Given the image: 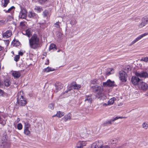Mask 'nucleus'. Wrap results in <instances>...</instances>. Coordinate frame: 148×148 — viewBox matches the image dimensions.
<instances>
[{"label":"nucleus","instance_id":"1","mask_svg":"<svg viewBox=\"0 0 148 148\" xmlns=\"http://www.w3.org/2000/svg\"><path fill=\"white\" fill-rule=\"evenodd\" d=\"M29 45L30 48L36 49L41 46V42L36 35H33L29 40Z\"/></svg>","mask_w":148,"mask_h":148},{"label":"nucleus","instance_id":"2","mask_svg":"<svg viewBox=\"0 0 148 148\" xmlns=\"http://www.w3.org/2000/svg\"><path fill=\"white\" fill-rule=\"evenodd\" d=\"M92 88L93 90L97 93V96L100 100H102L103 101L106 100L107 97L106 95L103 92V89L102 87L99 86H97L96 85L92 86Z\"/></svg>","mask_w":148,"mask_h":148},{"label":"nucleus","instance_id":"3","mask_svg":"<svg viewBox=\"0 0 148 148\" xmlns=\"http://www.w3.org/2000/svg\"><path fill=\"white\" fill-rule=\"evenodd\" d=\"M17 100L18 104L21 106H24L27 103V101L25 98L23 96L18 94L17 96Z\"/></svg>","mask_w":148,"mask_h":148},{"label":"nucleus","instance_id":"4","mask_svg":"<svg viewBox=\"0 0 148 148\" xmlns=\"http://www.w3.org/2000/svg\"><path fill=\"white\" fill-rule=\"evenodd\" d=\"M127 75L126 73L123 71L119 72V77L120 80L123 82H125L127 81Z\"/></svg>","mask_w":148,"mask_h":148},{"label":"nucleus","instance_id":"5","mask_svg":"<svg viewBox=\"0 0 148 148\" xmlns=\"http://www.w3.org/2000/svg\"><path fill=\"white\" fill-rule=\"evenodd\" d=\"M148 23V16H146L142 19V22L138 25V27L141 28L145 26Z\"/></svg>","mask_w":148,"mask_h":148},{"label":"nucleus","instance_id":"6","mask_svg":"<svg viewBox=\"0 0 148 148\" xmlns=\"http://www.w3.org/2000/svg\"><path fill=\"white\" fill-rule=\"evenodd\" d=\"M138 86L140 89L143 91L147 90L148 89V85L145 82H140L138 84Z\"/></svg>","mask_w":148,"mask_h":148},{"label":"nucleus","instance_id":"7","mask_svg":"<svg viewBox=\"0 0 148 148\" xmlns=\"http://www.w3.org/2000/svg\"><path fill=\"white\" fill-rule=\"evenodd\" d=\"M103 145V142L101 140H99L92 144L91 148H101Z\"/></svg>","mask_w":148,"mask_h":148},{"label":"nucleus","instance_id":"8","mask_svg":"<svg viewBox=\"0 0 148 148\" xmlns=\"http://www.w3.org/2000/svg\"><path fill=\"white\" fill-rule=\"evenodd\" d=\"M136 76L141 78H146L148 77V73L146 71L136 72L135 73Z\"/></svg>","mask_w":148,"mask_h":148},{"label":"nucleus","instance_id":"9","mask_svg":"<svg viewBox=\"0 0 148 148\" xmlns=\"http://www.w3.org/2000/svg\"><path fill=\"white\" fill-rule=\"evenodd\" d=\"M103 85L104 87H110L114 85V81H112L109 79L107 80L106 82H103Z\"/></svg>","mask_w":148,"mask_h":148},{"label":"nucleus","instance_id":"10","mask_svg":"<svg viewBox=\"0 0 148 148\" xmlns=\"http://www.w3.org/2000/svg\"><path fill=\"white\" fill-rule=\"evenodd\" d=\"M27 12L24 9H21L20 12L19 18H20L25 19L27 17Z\"/></svg>","mask_w":148,"mask_h":148},{"label":"nucleus","instance_id":"11","mask_svg":"<svg viewBox=\"0 0 148 148\" xmlns=\"http://www.w3.org/2000/svg\"><path fill=\"white\" fill-rule=\"evenodd\" d=\"M140 79L137 76H133L132 78V83L134 85H138L139 84V83Z\"/></svg>","mask_w":148,"mask_h":148},{"label":"nucleus","instance_id":"12","mask_svg":"<svg viewBox=\"0 0 148 148\" xmlns=\"http://www.w3.org/2000/svg\"><path fill=\"white\" fill-rule=\"evenodd\" d=\"M148 34V33H145L138 36L131 43V45H133L136 43V42L140 40Z\"/></svg>","mask_w":148,"mask_h":148},{"label":"nucleus","instance_id":"13","mask_svg":"<svg viewBox=\"0 0 148 148\" xmlns=\"http://www.w3.org/2000/svg\"><path fill=\"white\" fill-rule=\"evenodd\" d=\"M93 101L91 96L86 95L84 100L85 104H88V105H90Z\"/></svg>","mask_w":148,"mask_h":148},{"label":"nucleus","instance_id":"14","mask_svg":"<svg viewBox=\"0 0 148 148\" xmlns=\"http://www.w3.org/2000/svg\"><path fill=\"white\" fill-rule=\"evenodd\" d=\"M12 35V32L11 30H7L3 34V36L5 38H7L10 37Z\"/></svg>","mask_w":148,"mask_h":148},{"label":"nucleus","instance_id":"15","mask_svg":"<svg viewBox=\"0 0 148 148\" xmlns=\"http://www.w3.org/2000/svg\"><path fill=\"white\" fill-rule=\"evenodd\" d=\"M28 17L30 18H33L36 19H37L38 18L37 14L33 12H29Z\"/></svg>","mask_w":148,"mask_h":148},{"label":"nucleus","instance_id":"16","mask_svg":"<svg viewBox=\"0 0 148 148\" xmlns=\"http://www.w3.org/2000/svg\"><path fill=\"white\" fill-rule=\"evenodd\" d=\"M33 31L31 29H27L24 32L22 33L25 35H27L28 37H29L32 34Z\"/></svg>","mask_w":148,"mask_h":148},{"label":"nucleus","instance_id":"17","mask_svg":"<svg viewBox=\"0 0 148 148\" xmlns=\"http://www.w3.org/2000/svg\"><path fill=\"white\" fill-rule=\"evenodd\" d=\"M12 75L14 78H18L21 76V72L19 71H13L12 73Z\"/></svg>","mask_w":148,"mask_h":148},{"label":"nucleus","instance_id":"18","mask_svg":"<svg viewBox=\"0 0 148 148\" xmlns=\"http://www.w3.org/2000/svg\"><path fill=\"white\" fill-rule=\"evenodd\" d=\"M87 144L86 142L84 141H79L77 144V145L83 147L85 146Z\"/></svg>","mask_w":148,"mask_h":148},{"label":"nucleus","instance_id":"19","mask_svg":"<svg viewBox=\"0 0 148 148\" xmlns=\"http://www.w3.org/2000/svg\"><path fill=\"white\" fill-rule=\"evenodd\" d=\"M49 51L51 52H53L56 51V45L53 44H51L49 47Z\"/></svg>","mask_w":148,"mask_h":148},{"label":"nucleus","instance_id":"20","mask_svg":"<svg viewBox=\"0 0 148 148\" xmlns=\"http://www.w3.org/2000/svg\"><path fill=\"white\" fill-rule=\"evenodd\" d=\"M114 72V70L113 68H108L107 69L106 72L107 75H109L110 74H113Z\"/></svg>","mask_w":148,"mask_h":148},{"label":"nucleus","instance_id":"21","mask_svg":"<svg viewBox=\"0 0 148 148\" xmlns=\"http://www.w3.org/2000/svg\"><path fill=\"white\" fill-rule=\"evenodd\" d=\"M9 0H2L1 6L2 7H5L7 6L9 2Z\"/></svg>","mask_w":148,"mask_h":148},{"label":"nucleus","instance_id":"22","mask_svg":"<svg viewBox=\"0 0 148 148\" xmlns=\"http://www.w3.org/2000/svg\"><path fill=\"white\" fill-rule=\"evenodd\" d=\"M116 100V98L115 97H113L110 99L108 101V105H113L115 101Z\"/></svg>","mask_w":148,"mask_h":148},{"label":"nucleus","instance_id":"23","mask_svg":"<svg viewBox=\"0 0 148 148\" xmlns=\"http://www.w3.org/2000/svg\"><path fill=\"white\" fill-rule=\"evenodd\" d=\"M54 70V69L49 66L44 69V71L46 73L49 72L51 71H53Z\"/></svg>","mask_w":148,"mask_h":148},{"label":"nucleus","instance_id":"24","mask_svg":"<svg viewBox=\"0 0 148 148\" xmlns=\"http://www.w3.org/2000/svg\"><path fill=\"white\" fill-rule=\"evenodd\" d=\"M15 8L14 6H12L10 8H9L7 10H3L6 13H10L14 11V9H15Z\"/></svg>","mask_w":148,"mask_h":148},{"label":"nucleus","instance_id":"25","mask_svg":"<svg viewBox=\"0 0 148 148\" xmlns=\"http://www.w3.org/2000/svg\"><path fill=\"white\" fill-rule=\"evenodd\" d=\"M11 84V82L9 79H5L4 80V84L6 86H9Z\"/></svg>","mask_w":148,"mask_h":148},{"label":"nucleus","instance_id":"26","mask_svg":"<svg viewBox=\"0 0 148 148\" xmlns=\"http://www.w3.org/2000/svg\"><path fill=\"white\" fill-rule=\"evenodd\" d=\"M71 114L70 113H69L64 116V119L65 121H66L70 120L71 119Z\"/></svg>","mask_w":148,"mask_h":148},{"label":"nucleus","instance_id":"27","mask_svg":"<svg viewBox=\"0 0 148 148\" xmlns=\"http://www.w3.org/2000/svg\"><path fill=\"white\" fill-rule=\"evenodd\" d=\"M64 115V113L63 112L58 111L57 112L56 115L59 118H60L62 116Z\"/></svg>","mask_w":148,"mask_h":148},{"label":"nucleus","instance_id":"28","mask_svg":"<svg viewBox=\"0 0 148 148\" xmlns=\"http://www.w3.org/2000/svg\"><path fill=\"white\" fill-rule=\"evenodd\" d=\"M34 10L37 12H40L42 10V8L39 6L35 7Z\"/></svg>","mask_w":148,"mask_h":148},{"label":"nucleus","instance_id":"29","mask_svg":"<svg viewBox=\"0 0 148 148\" xmlns=\"http://www.w3.org/2000/svg\"><path fill=\"white\" fill-rule=\"evenodd\" d=\"M72 87L75 89H79L81 87V86L79 84H73L72 85Z\"/></svg>","mask_w":148,"mask_h":148},{"label":"nucleus","instance_id":"30","mask_svg":"<svg viewBox=\"0 0 148 148\" xmlns=\"http://www.w3.org/2000/svg\"><path fill=\"white\" fill-rule=\"evenodd\" d=\"M56 88L58 90L61 89L63 87L62 84H56Z\"/></svg>","mask_w":148,"mask_h":148},{"label":"nucleus","instance_id":"31","mask_svg":"<svg viewBox=\"0 0 148 148\" xmlns=\"http://www.w3.org/2000/svg\"><path fill=\"white\" fill-rule=\"evenodd\" d=\"M116 121L115 118H113L111 119L107 120L106 122V123L108 124H111L112 123Z\"/></svg>","mask_w":148,"mask_h":148},{"label":"nucleus","instance_id":"32","mask_svg":"<svg viewBox=\"0 0 148 148\" xmlns=\"http://www.w3.org/2000/svg\"><path fill=\"white\" fill-rule=\"evenodd\" d=\"M29 128H24V133L26 135H29L30 132L29 130Z\"/></svg>","mask_w":148,"mask_h":148},{"label":"nucleus","instance_id":"33","mask_svg":"<svg viewBox=\"0 0 148 148\" xmlns=\"http://www.w3.org/2000/svg\"><path fill=\"white\" fill-rule=\"evenodd\" d=\"M140 61H144L146 62H148V56L142 58L140 60Z\"/></svg>","mask_w":148,"mask_h":148},{"label":"nucleus","instance_id":"34","mask_svg":"<svg viewBox=\"0 0 148 148\" xmlns=\"http://www.w3.org/2000/svg\"><path fill=\"white\" fill-rule=\"evenodd\" d=\"M143 127L145 130L147 129L148 127V124L147 122H144L143 124Z\"/></svg>","mask_w":148,"mask_h":148},{"label":"nucleus","instance_id":"35","mask_svg":"<svg viewBox=\"0 0 148 148\" xmlns=\"http://www.w3.org/2000/svg\"><path fill=\"white\" fill-rule=\"evenodd\" d=\"M118 142L116 138H113L110 140V142L112 144H116Z\"/></svg>","mask_w":148,"mask_h":148},{"label":"nucleus","instance_id":"36","mask_svg":"<svg viewBox=\"0 0 148 148\" xmlns=\"http://www.w3.org/2000/svg\"><path fill=\"white\" fill-rule=\"evenodd\" d=\"M17 128L18 130H21L23 128V125L21 123H19L17 125Z\"/></svg>","mask_w":148,"mask_h":148},{"label":"nucleus","instance_id":"37","mask_svg":"<svg viewBox=\"0 0 148 148\" xmlns=\"http://www.w3.org/2000/svg\"><path fill=\"white\" fill-rule=\"evenodd\" d=\"M31 125L28 122L25 123L24 128H29Z\"/></svg>","mask_w":148,"mask_h":148},{"label":"nucleus","instance_id":"38","mask_svg":"<svg viewBox=\"0 0 148 148\" xmlns=\"http://www.w3.org/2000/svg\"><path fill=\"white\" fill-rule=\"evenodd\" d=\"M48 107L51 110H53L54 108V105L52 103L50 104L49 105Z\"/></svg>","mask_w":148,"mask_h":148},{"label":"nucleus","instance_id":"39","mask_svg":"<svg viewBox=\"0 0 148 148\" xmlns=\"http://www.w3.org/2000/svg\"><path fill=\"white\" fill-rule=\"evenodd\" d=\"M19 58V55H16L14 57V60L16 62H17Z\"/></svg>","mask_w":148,"mask_h":148},{"label":"nucleus","instance_id":"40","mask_svg":"<svg viewBox=\"0 0 148 148\" xmlns=\"http://www.w3.org/2000/svg\"><path fill=\"white\" fill-rule=\"evenodd\" d=\"M48 14V11L45 10L43 12V15L44 17H46L47 16V15Z\"/></svg>","mask_w":148,"mask_h":148},{"label":"nucleus","instance_id":"41","mask_svg":"<svg viewBox=\"0 0 148 148\" xmlns=\"http://www.w3.org/2000/svg\"><path fill=\"white\" fill-rule=\"evenodd\" d=\"M60 23L59 22H57L54 24L55 26L57 28H59L60 27L59 24Z\"/></svg>","mask_w":148,"mask_h":148},{"label":"nucleus","instance_id":"42","mask_svg":"<svg viewBox=\"0 0 148 148\" xmlns=\"http://www.w3.org/2000/svg\"><path fill=\"white\" fill-rule=\"evenodd\" d=\"M57 36L59 38L61 39L62 38V34L61 33H59L57 34Z\"/></svg>","mask_w":148,"mask_h":148},{"label":"nucleus","instance_id":"43","mask_svg":"<svg viewBox=\"0 0 148 148\" xmlns=\"http://www.w3.org/2000/svg\"><path fill=\"white\" fill-rule=\"evenodd\" d=\"M91 83L92 84H97V80L96 79H94L91 81Z\"/></svg>","mask_w":148,"mask_h":148},{"label":"nucleus","instance_id":"44","mask_svg":"<svg viewBox=\"0 0 148 148\" xmlns=\"http://www.w3.org/2000/svg\"><path fill=\"white\" fill-rule=\"evenodd\" d=\"M4 42L5 43V45L7 46L8 45L10 41L8 40H4Z\"/></svg>","mask_w":148,"mask_h":148},{"label":"nucleus","instance_id":"45","mask_svg":"<svg viewBox=\"0 0 148 148\" xmlns=\"http://www.w3.org/2000/svg\"><path fill=\"white\" fill-rule=\"evenodd\" d=\"M127 118L126 117H122V116H116V117H115V120H117L119 119H123V118Z\"/></svg>","mask_w":148,"mask_h":148},{"label":"nucleus","instance_id":"46","mask_svg":"<svg viewBox=\"0 0 148 148\" xmlns=\"http://www.w3.org/2000/svg\"><path fill=\"white\" fill-rule=\"evenodd\" d=\"M47 0H39V3L41 4H43L45 3Z\"/></svg>","mask_w":148,"mask_h":148},{"label":"nucleus","instance_id":"47","mask_svg":"<svg viewBox=\"0 0 148 148\" xmlns=\"http://www.w3.org/2000/svg\"><path fill=\"white\" fill-rule=\"evenodd\" d=\"M4 94V92L3 90L0 89V96H3Z\"/></svg>","mask_w":148,"mask_h":148},{"label":"nucleus","instance_id":"48","mask_svg":"<svg viewBox=\"0 0 148 148\" xmlns=\"http://www.w3.org/2000/svg\"><path fill=\"white\" fill-rule=\"evenodd\" d=\"M101 148H110V147L108 145H104L101 147Z\"/></svg>","mask_w":148,"mask_h":148},{"label":"nucleus","instance_id":"49","mask_svg":"<svg viewBox=\"0 0 148 148\" xmlns=\"http://www.w3.org/2000/svg\"><path fill=\"white\" fill-rule=\"evenodd\" d=\"M102 106L104 107L107 106H109L108 104V103H102Z\"/></svg>","mask_w":148,"mask_h":148},{"label":"nucleus","instance_id":"50","mask_svg":"<svg viewBox=\"0 0 148 148\" xmlns=\"http://www.w3.org/2000/svg\"><path fill=\"white\" fill-rule=\"evenodd\" d=\"M18 55L22 56L23 55V53L21 51H19L18 53Z\"/></svg>","mask_w":148,"mask_h":148},{"label":"nucleus","instance_id":"51","mask_svg":"<svg viewBox=\"0 0 148 148\" xmlns=\"http://www.w3.org/2000/svg\"><path fill=\"white\" fill-rule=\"evenodd\" d=\"M47 62L45 63V64L46 65H48L49 64V60L48 59H47Z\"/></svg>","mask_w":148,"mask_h":148},{"label":"nucleus","instance_id":"52","mask_svg":"<svg viewBox=\"0 0 148 148\" xmlns=\"http://www.w3.org/2000/svg\"><path fill=\"white\" fill-rule=\"evenodd\" d=\"M3 85V83L1 82V80H0V87H1Z\"/></svg>","mask_w":148,"mask_h":148},{"label":"nucleus","instance_id":"53","mask_svg":"<svg viewBox=\"0 0 148 148\" xmlns=\"http://www.w3.org/2000/svg\"><path fill=\"white\" fill-rule=\"evenodd\" d=\"M20 121V119L19 118H18L17 119V120H16V121L17 123H18Z\"/></svg>","mask_w":148,"mask_h":148},{"label":"nucleus","instance_id":"54","mask_svg":"<svg viewBox=\"0 0 148 148\" xmlns=\"http://www.w3.org/2000/svg\"><path fill=\"white\" fill-rule=\"evenodd\" d=\"M77 148H83L82 147H81L79 146H76Z\"/></svg>","mask_w":148,"mask_h":148},{"label":"nucleus","instance_id":"55","mask_svg":"<svg viewBox=\"0 0 148 148\" xmlns=\"http://www.w3.org/2000/svg\"><path fill=\"white\" fill-rule=\"evenodd\" d=\"M3 49V48L1 46H0V51H1Z\"/></svg>","mask_w":148,"mask_h":148},{"label":"nucleus","instance_id":"56","mask_svg":"<svg viewBox=\"0 0 148 148\" xmlns=\"http://www.w3.org/2000/svg\"><path fill=\"white\" fill-rule=\"evenodd\" d=\"M23 24V23L22 22H21L20 23V25H22Z\"/></svg>","mask_w":148,"mask_h":148},{"label":"nucleus","instance_id":"57","mask_svg":"<svg viewBox=\"0 0 148 148\" xmlns=\"http://www.w3.org/2000/svg\"><path fill=\"white\" fill-rule=\"evenodd\" d=\"M0 22L2 23H3L4 22V21L3 20H1L0 21Z\"/></svg>","mask_w":148,"mask_h":148},{"label":"nucleus","instance_id":"58","mask_svg":"<svg viewBox=\"0 0 148 148\" xmlns=\"http://www.w3.org/2000/svg\"><path fill=\"white\" fill-rule=\"evenodd\" d=\"M57 116V115H56V114H55V115H54L53 116H52V117H55L56 116Z\"/></svg>","mask_w":148,"mask_h":148},{"label":"nucleus","instance_id":"59","mask_svg":"<svg viewBox=\"0 0 148 148\" xmlns=\"http://www.w3.org/2000/svg\"><path fill=\"white\" fill-rule=\"evenodd\" d=\"M75 23H76V22L75 21Z\"/></svg>","mask_w":148,"mask_h":148},{"label":"nucleus","instance_id":"60","mask_svg":"<svg viewBox=\"0 0 148 148\" xmlns=\"http://www.w3.org/2000/svg\"><path fill=\"white\" fill-rule=\"evenodd\" d=\"M146 95H147V96H148V94H146Z\"/></svg>","mask_w":148,"mask_h":148},{"label":"nucleus","instance_id":"61","mask_svg":"<svg viewBox=\"0 0 148 148\" xmlns=\"http://www.w3.org/2000/svg\"><path fill=\"white\" fill-rule=\"evenodd\" d=\"M59 51H59V50H58V52H59Z\"/></svg>","mask_w":148,"mask_h":148}]
</instances>
